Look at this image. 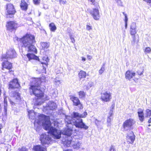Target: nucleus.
I'll list each match as a JSON object with an SVG mask.
<instances>
[{
  "label": "nucleus",
  "instance_id": "nucleus-1",
  "mask_svg": "<svg viewBox=\"0 0 151 151\" xmlns=\"http://www.w3.org/2000/svg\"><path fill=\"white\" fill-rule=\"evenodd\" d=\"M38 119H35L34 123L35 125L36 123H37L39 125H42L44 129L46 130H48L52 137L55 139H58L60 138L61 131L51 126V123L48 116L41 114L38 117Z\"/></svg>",
  "mask_w": 151,
  "mask_h": 151
},
{
  "label": "nucleus",
  "instance_id": "nucleus-2",
  "mask_svg": "<svg viewBox=\"0 0 151 151\" xmlns=\"http://www.w3.org/2000/svg\"><path fill=\"white\" fill-rule=\"evenodd\" d=\"M20 40L22 47H25L28 52L37 53V49L33 45L35 42V37L33 35L27 34L21 39Z\"/></svg>",
  "mask_w": 151,
  "mask_h": 151
},
{
  "label": "nucleus",
  "instance_id": "nucleus-3",
  "mask_svg": "<svg viewBox=\"0 0 151 151\" xmlns=\"http://www.w3.org/2000/svg\"><path fill=\"white\" fill-rule=\"evenodd\" d=\"M41 83L39 79H34L29 88V91L31 95H35L39 99H42L44 96V93L40 89Z\"/></svg>",
  "mask_w": 151,
  "mask_h": 151
},
{
  "label": "nucleus",
  "instance_id": "nucleus-4",
  "mask_svg": "<svg viewBox=\"0 0 151 151\" xmlns=\"http://www.w3.org/2000/svg\"><path fill=\"white\" fill-rule=\"evenodd\" d=\"M72 119V117L65 115V124H71L73 123L76 127L85 130H87L88 128V127L83 122L82 119L79 118L76 120H73Z\"/></svg>",
  "mask_w": 151,
  "mask_h": 151
},
{
  "label": "nucleus",
  "instance_id": "nucleus-5",
  "mask_svg": "<svg viewBox=\"0 0 151 151\" xmlns=\"http://www.w3.org/2000/svg\"><path fill=\"white\" fill-rule=\"evenodd\" d=\"M17 57V54L15 50L13 49H9L7 50L6 54L2 56L3 59H12Z\"/></svg>",
  "mask_w": 151,
  "mask_h": 151
},
{
  "label": "nucleus",
  "instance_id": "nucleus-6",
  "mask_svg": "<svg viewBox=\"0 0 151 151\" xmlns=\"http://www.w3.org/2000/svg\"><path fill=\"white\" fill-rule=\"evenodd\" d=\"M16 12L13 5L11 4L7 5L6 9V15L7 17H12Z\"/></svg>",
  "mask_w": 151,
  "mask_h": 151
},
{
  "label": "nucleus",
  "instance_id": "nucleus-7",
  "mask_svg": "<svg viewBox=\"0 0 151 151\" xmlns=\"http://www.w3.org/2000/svg\"><path fill=\"white\" fill-rule=\"evenodd\" d=\"M135 121L132 119H129L126 120L123 123V127L125 130H127L131 128L135 123Z\"/></svg>",
  "mask_w": 151,
  "mask_h": 151
},
{
  "label": "nucleus",
  "instance_id": "nucleus-8",
  "mask_svg": "<svg viewBox=\"0 0 151 151\" xmlns=\"http://www.w3.org/2000/svg\"><path fill=\"white\" fill-rule=\"evenodd\" d=\"M111 99V94L109 92L104 91L101 93V99L102 101L108 102Z\"/></svg>",
  "mask_w": 151,
  "mask_h": 151
},
{
  "label": "nucleus",
  "instance_id": "nucleus-9",
  "mask_svg": "<svg viewBox=\"0 0 151 151\" xmlns=\"http://www.w3.org/2000/svg\"><path fill=\"white\" fill-rule=\"evenodd\" d=\"M40 139L42 144H50L52 140L51 138L48 135L44 134L41 135Z\"/></svg>",
  "mask_w": 151,
  "mask_h": 151
},
{
  "label": "nucleus",
  "instance_id": "nucleus-10",
  "mask_svg": "<svg viewBox=\"0 0 151 151\" xmlns=\"http://www.w3.org/2000/svg\"><path fill=\"white\" fill-rule=\"evenodd\" d=\"M90 13L95 20H98L99 19L101 16L98 9L93 8L91 10Z\"/></svg>",
  "mask_w": 151,
  "mask_h": 151
},
{
  "label": "nucleus",
  "instance_id": "nucleus-11",
  "mask_svg": "<svg viewBox=\"0 0 151 151\" xmlns=\"http://www.w3.org/2000/svg\"><path fill=\"white\" fill-rule=\"evenodd\" d=\"M17 27V24L16 23L13 21L8 22L6 25L7 29L10 31L15 29Z\"/></svg>",
  "mask_w": 151,
  "mask_h": 151
},
{
  "label": "nucleus",
  "instance_id": "nucleus-12",
  "mask_svg": "<svg viewBox=\"0 0 151 151\" xmlns=\"http://www.w3.org/2000/svg\"><path fill=\"white\" fill-rule=\"evenodd\" d=\"M135 139V136L132 132H131L127 134L126 137V139L127 142L129 143L133 144Z\"/></svg>",
  "mask_w": 151,
  "mask_h": 151
},
{
  "label": "nucleus",
  "instance_id": "nucleus-13",
  "mask_svg": "<svg viewBox=\"0 0 151 151\" xmlns=\"http://www.w3.org/2000/svg\"><path fill=\"white\" fill-rule=\"evenodd\" d=\"M57 106L55 103L53 102L50 101L49 102L47 106L44 108V110L52 111L55 109Z\"/></svg>",
  "mask_w": 151,
  "mask_h": 151
},
{
  "label": "nucleus",
  "instance_id": "nucleus-14",
  "mask_svg": "<svg viewBox=\"0 0 151 151\" xmlns=\"http://www.w3.org/2000/svg\"><path fill=\"white\" fill-rule=\"evenodd\" d=\"M20 85L18 83L17 79H14L13 81L11 82L9 85L10 88H19L20 87Z\"/></svg>",
  "mask_w": 151,
  "mask_h": 151
},
{
  "label": "nucleus",
  "instance_id": "nucleus-15",
  "mask_svg": "<svg viewBox=\"0 0 151 151\" xmlns=\"http://www.w3.org/2000/svg\"><path fill=\"white\" fill-rule=\"evenodd\" d=\"M2 70H4V69H6L9 70L8 72L12 73L13 72L12 71H10V70L11 69L12 66L11 63H9L8 61H6L2 64Z\"/></svg>",
  "mask_w": 151,
  "mask_h": 151
},
{
  "label": "nucleus",
  "instance_id": "nucleus-16",
  "mask_svg": "<svg viewBox=\"0 0 151 151\" xmlns=\"http://www.w3.org/2000/svg\"><path fill=\"white\" fill-rule=\"evenodd\" d=\"M70 99L73 102L74 105L76 106L80 105V108H82V105L81 104L80 100L78 98L73 96Z\"/></svg>",
  "mask_w": 151,
  "mask_h": 151
},
{
  "label": "nucleus",
  "instance_id": "nucleus-17",
  "mask_svg": "<svg viewBox=\"0 0 151 151\" xmlns=\"http://www.w3.org/2000/svg\"><path fill=\"white\" fill-rule=\"evenodd\" d=\"M72 138L70 137H68L67 139L64 141V139L62 140L63 142V144L66 147H69L72 145V142H73L71 140Z\"/></svg>",
  "mask_w": 151,
  "mask_h": 151
},
{
  "label": "nucleus",
  "instance_id": "nucleus-18",
  "mask_svg": "<svg viewBox=\"0 0 151 151\" xmlns=\"http://www.w3.org/2000/svg\"><path fill=\"white\" fill-rule=\"evenodd\" d=\"M135 73L134 72L128 70L126 73L125 77L126 79H130L134 76Z\"/></svg>",
  "mask_w": 151,
  "mask_h": 151
},
{
  "label": "nucleus",
  "instance_id": "nucleus-19",
  "mask_svg": "<svg viewBox=\"0 0 151 151\" xmlns=\"http://www.w3.org/2000/svg\"><path fill=\"white\" fill-rule=\"evenodd\" d=\"M13 95L12 100H15L16 101L15 102L18 103L21 99L20 94L17 92H14L13 93Z\"/></svg>",
  "mask_w": 151,
  "mask_h": 151
},
{
  "label": "nucleus",
  "instance_id": "nucleus-20",
  "mask_svg": "<svg viewBox=\"0 0 151 151\" xmlns=\"http://www.w3.org/2000/svg\"><path fill=\"white\" fill-rule=\"evenodd\" d=\"M72 131V128H68L67 129L64 130L62 132V134L65 136H67L68 137H70L71 135Z\"/></svg>",
  "mask_w": 151,
  "mask_h": 151
},
{
  "label": "nucleus",
  "instance_id": "nucleus-21",
  "mask_svg": "<svg viewBox=\"0 0 151 151\" xmlns=\"http://www.w3.org/2000/svg\"><path fill=\"white\" fill-rule=\"evenodd\" d=\"M137 113L139 120L141 122H143L144 119V114L143 110L140 109H138Z\"/></svg>",
  "mask_w": 151,
  "mask_h": 151
},
{
  "label": "nucleus",
  "instance_id": "nucleus-22",
  "mask_svg": "<svg viewBox=\"0 0 151 151\" xmlns=\"http://www.w3.org/2000/svg\"><path fill=\"white\" fill-rule=\"evenodd\" d=\"M21 9L24 11L27 10L28 9V4L24 0H21L20 4Z\"/></svg>",
  "mask_w": 151,
  "mask_h": 151
},
{
  "label": "nucleus",
  "instance_id": "nucleus-23",
  "mask_svg": "<svg viewBox=\"0 0 151 151\" xmlns=\"http://www.w3.org/2000/svg\"><path fill=\"white\" fill-rule=\"evenodd\" d=\"M33 150L35 151H47L45 148L40 145L34 146L33 148Z\"/></svg>",
  "mask_w": 151,
  "mask_h": 151
},
{
  "label": "nucleus",
  "instance_id": "nucleus-24",
  "mask_svg": "<svg viewBox=\"0 0 151 151\" xmlns=\"http://www.w3.org/2000/svg\"><path fill=\"white\" fill-rule=\"evenodd\" d=\"M72 143V147L76 149H78L80 148L81 144L80 142L78 141H76L75 142L73 141Z\"/></svg>",
  "mask_w": 151,
  "mask_h": 151
},
{
  "label": "nucleus",
  "instance_id": "nucleus-25",
  "mask_svg": "<svg viewBox=\"0 0 151 151\" xmlns=\"http://www.w3.org/2000/svg\"><path fill=\"white\" fill-rule=\"evenodd\" d=\"M27 56L29 60L31 59H34L36 60H38L39 59V58L38 57L36 56L35 55L31 54L29 53L27 55Z\"/></svg>",
  "mask_w": 151,
  "mask_h": 151
},
{
  "label": "nucleus",
  "instance_id": "nucleus-26",
  "mask_svg": "<svg viewBox=\"0 0 151 151\" xmlns=\"http://www.w3.org/2000/svg\"><path fill=\"white\" fill-rule=\"evenodd\" d=\"M86 73L85 71L83 70H81L78 74V77L80 79L85 78L86 76Z\"/></svg>",
  "mask_w": 151,
  "mask_h": 151
},
{
  "label": "nucleus",
  "instance_id": "nucleus-27",
  "mask_svg": "<svg viewBox=\"0 0 151 151\" xmlns=\"http://www.w3.org/2000/svg\"><path fill=\"white\" fill-rule=\"evenodd\" d=\"M79 97L80 99H84L86 97V93L83 91H80L78 93Z\"/></svg>",
  "mask_w": 151,
  "mask_h": 151
},
{
  "label": "nucleus",
  "instance_id": "nucleus-28",
  "mask_svg": "<svg viewBox=\"0 0 151 151\" xmlns=\"http://www.w3.org/2000/svg\"><path fill=\"white\" fill-rule=\"evenodd\" d=\"M41 45L43 49H47L49 47L50 44L49 43L42 42L41 43Z\"/></svg>",
  "mask_w": 151,
  "mask_h": 151
},
{
  "label": "nucleus",
  "instance_id": "nucleus-29",
  "mask_svg": "<svg viewBox=\"0 0 151 151\" xmlns=\"http://www.w3.org/2000/svg\"><path fill=\"white\" fill-rule=\"evenodd\" d=\"M95 123L98 127H100L102 126L103 124V122L101 121L98 120L96 119L95 121Z\"/></svg>",
  "mask_w": 151,
  "mask_h": 151
},
{
  "label": "nucleus",
  "instance_id": "nucleus-30",
  "mask_svg": "<svg viewBox=\"0 0 151 151\" xmlns=\"http://www.w3.org/2000/svg\"><path fill=\"white\" fill-rule=\"evenodd\" d=\"M113 118V117L107 116L106 119V123L108 127L111 126V121L112 119Z\"/></svg>",
  "mask_w": 151,
  "mask_h": 151
},
{
  "label": "nucleus",
  "instance_id": "nucleus-31",
  "mask_svg": "<svg viewBox=\"0 0 151 151\" xmlns=\"http://www.w3.org/2000/svg\"><path fill=\"white\" fill-rule=\"evenodd\" d=\"M50 29L51 31H55L56 29V27L53 23H51L49 25Z\"/></svg>",
  "mask_w": 151,
  "mask_h": 151
},
{
  "label": "nucleus",
  "instance_id": "nucleus-32",
  "mask_svg": "<svg viewBox=\"0 0 151 151\" xmlns=\"http://www.w3.org/2000/svg\"><path fill=\"white\" fill-rule=\"evenodd\" d=\"M145 113V117H149L151 116V110L147 109L146 110Z\"/></svg>",
  "mask_w": 151,
  "mask_h": 151
},
{
  "label": "nucleus",
  "instance_id": "nucleus-33",
  "mask_svg": "<svg viewBox=\"0 0 151 151\" xmlns=\"http://www.w3.org/2000/svg\"><path fill=\"white\" fill-rule=\"evenodd\" d=\"M45 60L44 62H42L41 63L42 64H44L46 66H47L48 65L47 63L49 62V59L47 57H45L43 58V60Z\"/></svg>",
  "mask_w": 151,
  "mask_h": 151
},
{
  "label": "nucleus",
  "instance_id": "nucleus-34",
  "mask_svg": "<svg viewBox=\"0 0 151 151\" xmlns=\"http://www.w3.org/2000/svg\"><path fill=\"white\" fill-rule=\"evenodd\" d=\"M72 116L74 118H77L76 120L79 119V118L81 119L80 118V114L77 112H73L72 114Z\"/></svg>",
  "mask_w": 151,
  "mask_h": 151
},
{
  "label": "nucleus",
  "instance_id": "nucleus-35",
  "mask_svg": "<svg viewBox=\"0 0 151 151\" xmlns=\"http://www.w3.org/2000/svg\"><path fill=\"white\" fill-rule=\"evenodd\" d=\"M93 85V83L91 81H89L87 86L86 90L89 89Z\"/></svg>",
  "mask_w": 151,
  "mask_h": 151
},
{
  "label": "nucleus",
  "instance_id": "nucleus-36",
  "mask_svg": "<svg viewBox=\"0 0 151 151\" xmlns=\"http://www.w3.org/2000/svg\"><path fill=\"white\" fill-rule=\"evenodd\" d=\"M53 82L55 84L57 85H59L61 83L60 81L58 78H55L53 80Z\"/></svg>",
  "mask_w": 151,
  "mask_h": 151
},
{
  "label": "nucleus",
  "instance_id": "nucleus-37",
  "mask_svg": "<svg viewBox=\"0 0 151 151\" xmlns=\"http://www.w3.org/2000/svg\"><path fill=\"white\" fill-rule=\"evenodd\" d=\"M144 52L146 54L150 53L151 52V49L150 47H146L145 48Z\"/></svg>",
  "mask_w": 151,
  "mask_h": 151
},
{
  "label": "nucleus",
  "instance_id": "nucleus-38",
  "mask_svg": "<svg viewBox=\"0 0 151 151\" xmlns=\"http://www.w3.org/2000/svg\"><path fill=\"white\" fill-rule=\"evenodd\" d=\"M130 29H136V24L135 23H132L130 26Z\"/></svg>",
  "mask_w": 151,
  "mask_h": 151
},
{
  "label": "nucleus",
  "instance_id": "nucleus-39",
  "mask_svg": "<svg viewBox=\"0 0 151 151\" xmlns=\"http://www.w3.org/2000/svg\"><path fill=\"white\" fill-rule=\"evenodd\" d=\"M130 32L131 35H135L137 33L136 29H130Z\"/></svg>",
  "mask_w": 151,
  "mask_h": 151
},
{
  "label": "nucleus",
  "instance_id": "nucleus-40",
  "mask_svg": "<svg viewBox=\"0 0 151 151\" xmlns=\"http://www.w3.org/2000/svg\"><path fill=\"white\" fill-rule=\"evenodd\" d=\"M80 118H85L87 115V113L86 112H84L82 114H80Z\"/></svg>",
  "mask_w": 151,
  "mask_h": 151
},
{
  "label": "nucleus",
  "instance_id": "nucleus-41",
  "mask_svg": "<svg viewBox=\"0 0 151 151\" xmlns=\"http://www.w3.org/2000/svg\"><path fill=\"white\" fill-rule=\"evenodd\" d=\"M28 112V115H29V118L31 119H34V117H31V116H34L35 115V114L33 112H32L31 113H30V112H29V111Z\"/></svg>",
  "mask_w": 151,
  "mask_h": 151
},
{
  "label": "nucleus",
  "instance_id": "nucleus-42",
  "mask_svg": "<svg viewBox=\"0 0 151 151\" xmlns=\"http://www.w3.org/2000/svg\"><path fill=\"white\" fill-rule=\"evenodd\" d=\"M34 3L35 5H38L40 2V0H33Z\"/></svg>",
  "mask_w": 151,
  "mask_h": 151
},
{
  "label": "nucleus",
  "instance_id": "nucleus-43",
  "mask_svg": "<svg viewBox=\"0 0 151 151\" xmlns=\"http://www.w3.org/2000/svg\"><path fill=\"white\" fill-rule=\"evenodd\" d=\"M123 14L124 15L125 17L124 21L125 22H127L128 18H127V16L126 14L124 12H123Z\"/></svg>",
  "mask_w": 151,
  "mask_h": 151
},
{
  "label": "nucleus",
  "instance_id": "nucleus-44",
  "mask_svg": "<svg viewBox=\"0 0 151 151\" xmlns=\"http://www.w3.org/2000/svg\"><path fill=\"white\" fill-rule=\"evenodd\" d=\"M104 67H102L101 69L99 71V73L100 74H102L104 72Z\"/></svg>",
  "mask_w": 151,
  "mask_h": 151
},
{
  "label": "nucleus",
  "instance_id": "nucleus-45",
  "mask_svg": "<svg viewBox=\"0 0 151 151\" xmlns=\"http://www.w3.org/2000/svg\"><path fill=\"white\" fill-rule=\"evenodd\" d=\"M113 111L112 110H111L109 112L108 115L107 116L113 117L112 116L113 115Z\"/></svg>",
  "mask_w": 151,
  "mask_h": 151
},
{
  "label": "nucleus",
  "instance_id": "nucleus-46",
  "mask_svg": "<svg viewBox=\"0 0 151 151\" xmlns=\"http://www.w3.org/2000/svg\"><path fill=\"white\" fill-rule=\"evenodd\" d=\"M18 151H27V149L25 147H22L21 149H18Z\"/></svg>",
  "mask_w": 151,
  "mask_h": 151
},
{
  "label": "nucleus",
  "instance_id": "nucleus-47",
  "mask_svg": "<svg viewBox=\"0 0 151 151\" xmlns=\"http://www.w3.org/2000/svg\"><path fill=\"white\" fill-rule=\"evenodd\" d=\"M70 40H71L72 42L73 43H74L75 42V40L74 39V37H72V35H70Z\"/></svg>",
  "mask_w": 151,
  "mask_h": 151
},
{
  "label": "nucleus",
  "instance_id": "nucleus-48",
  "mask_svg": "<svg viewBox=\"0 0 151 151\" xmlns=\"http://www.w3.org/2000/svg\"><path fill=\"white\" fill-rule=\"evenodd\" d=\"M66 0H60V3L61 4H64L66 3Z\"/></svg>",
  "mask_w": 151,
  "mask_h": 151
},
{
  "label": "nucleus",
  "instance_id": "nucleus-49",
  "mask_svg": "<svg viewBox=\"0 0 151 151\" xmlns=\"http://www.w3.org/2000/svg\"><path fill=\"white\" fill-rule=\"evenodd\" d=\"M143 70H144V69H141V70L138 71H137V73H138V74L139 75H142L143 74Z\"/></svg>",
  "mask_w": 151,
  "mask_h": 151
},
{
  "label": "nucleus",
  "instance_id": "nucleus-50",
  "mask_svg": "<svg viewBox=\"0 0 151 151\" xmlns=\"http://www.w3.org/2000/svg\"><path fill=\"white\" fill-rule=\"evenodd\" d=\"M132 37L133 40V41L134 42H138V40H136L135 35H132Z\"/></svg>",
  "mask_w": 151,
  "mask_h": 151
},
{
  "label": "nucleus",
  "instance_id": "nucleus-51",
  "mask_svg": "<svg viewBox=\"0 0 151 151\" xmlns=\"http://www.w3.org/2000/svg\"><path fill=\"white\" fill-rule=\"evenodd\" d=\"M109 151H116L114 147L113 146H111V147Z\"/></svg>",
  "mask_w": 151,
  "mask_h": 151
},
{
  "label": "nucleus",
  "instance_id": "nucleus-52",
  "mask_svg": "<svg viewBox=\"0 0 151 151\" xmlns=\"http://www.w3.org/2000/svg\"><path fill=\"white\" fill-rule=\"evenodd\" d=\"M86 29L88 30H90L92 29V27L89 25H87L86 26Z\"/></svg>",
  "mask_w": 151,
  "mask_h": 151
},
{
  "label": "nucleus",
  "instance_id": "nucleus-53",
  "mask_svg": "<svg viewBox=\"0 0 151 151\" xmlns=\"http://www.w3.org/2000/svg\"><path fill=\"white\" fill-rule=\"evenodd\" d=\"M7 104L4 103V106L5 111H6L7 109Z\"/></svg>",
  "mask_w": 151,
  "mask_h": 151
},
{
  "label": "nucleus",
  "instance_id": "nucleus-54",
  "mask_svg": "<svg viewBox=\"0 0 151 151\" xmlns=\"http://www.w3.org/2000/svg\"><path fill=\"white\" fill-rule=\"evenodd\" d=\"M95 0H88V1H90L92 3V4L94 5L95 2Z\"/></svg>",
  "mask_w": 151,
  "mask_h": 151
},
{
  "label": "nucleus",
  "instance_id": "nucleus-55",
  "mask_svg": "<svg viewBox=\"0 0 151 151\" xmlns=\"http://www.w3.org/2000/svg\"><path fill=\"white\" fill-rule=\"evenodd\" d=\"M87 58L89 60H91L92 58L91 56L89 55H87Z\"/></svg>",
  "mask_w": 151,
  "mask_h": 151
},
{
  "label": "nucleus",
  "instance_id": "nucleus-56",
  "mask_svg": "<svg viewBox=\"0 0 151 151\" xmlns=\"http://www.w3.org/2000/svg\"><path fill=\"white\" fill-rule=\"evenodd\" d=\"M116 1L120 5H121L122 4V2L121 0H116Z\"/></svg>",
  "mask_w": 151,
  "mask_h": 151
},
{
  "label": "nucleus",
  "instance_id": "nucleus-57",
  "mask_svg": "<svg viewBox=\"0 0 151 151\" xmlns=\"http://www.w3.org/2000/svg\"><path fill=\"white\" fill-rule=\"evenodd\" d=\"M81 58V60L83 62H84L86 60V59L85 58L82 57Z\"/></svg>",
  "mask_w": 151,
  "mask_h": 151
},
{
  "label": "nucleus",
  "instance_id": "nucleus-58",
  "mask_svg": "<svg viewBox=\"0 0 151 151\" xmlns=\"http://www.w3.org/2000/svg\"><path fill=\"white\" fill-rule=\"evenodd\" d=\"M144 1L147 3H151V0H143Z\"/></svg>",
  "mask_w": 151,
  "mask_h": 151
},
{
  "label": "nucleus",
  "instance_id": "nucleus-59",
  "mask_svg": "<svg viewBox=\"0 0 151 151\" xmlns=\"http://www.w3.org/2000/svg\"><path fill=\"white\" fill-rule=\"evenodd\" d=\"M4 103L7 104V101L6 98H4Z\"/></svg>",
  "mask_w": 151,
  "mask_h": 151
},
{
  "label": "nucleus",
  "instance_id": "nucleus-60",
  "mask_svg": "<svg viewBox=\"0 0 151 151\" xmlns=\"http://www.w3.org/2000/svg\"><path fill=\"white\" fill-rule=\"evenodd\" d=\"M127 22H125V28L126 29L127 28Z\"/></svg>",
  "mask_w": 151,
  "mask_h": 151
},
{
  "label": "nucleus",
  "instance_id": "nucleus-61",
  "mask_svg": "<svg viewBox=\"0 0 151 151\" xmlns=\"http://www.w3.org/2000/svg\"><path fill=\"white\" fill-rule=\"evenodd\" d=\"M44 110V111H47V112H47V113L49 112V111H50V112H49V113H50V110Z\"/></svg>",
  "mask_w": 151,
  "mask_h": 151
},
{
  "label": "nucleus",
  "instance_id": "nucleus-62",
  "mask_svg": "<svg viewBox=\"0 0 151 151\" xmlns=\"http://www.w3.org/2000/svg\"><path fill=\"white\" fill-rule=\"evenodd\" d=\"M10 102L11 103V104H12V105L14 103V102H13V101H12L10 100Z\"/></svg>",
  "mask_w": 151,
  "mask_h": 151
},
{
  "label": "nucleus",
  "instance_id": "nucleus-63",
  "mask_svg": "<svg viewBox=\"0 0 151 151\" xmlns=\"http://www.w3.org/2000/svg\"><path fill=\"white\" fill-rule=\"evenodd\" d=\"M125 31L124 30V33H123V34H124L125 35Z\"/></svg>",
  "mask_w": 151,
  "mask_h": 151
},
{
  "label": "nucleus",
  "instance_id": "nucleus-64",
  "mask_svg": "<svg viewBox=\"0 0 151 151\" xmlns=\"http://www.w3.org/2000/svg\"><path fill=\"white\" fill-rule=\"evenodd\" d=\"M148 126L149 127L150 126V124H149V125H148Z\"/></svg>",
  "mask_w": 151,
  "mask_h": 151
}]
</instances>
